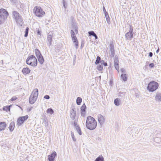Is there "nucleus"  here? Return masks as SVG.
Masks as SVG:
<instances>
[{"mask_svg": "<svg viewBox=\"0 0 161 161\" xmlns=\"http://www.w3.org/2000/svg\"><path fill=\"white\" fill-rule=\"evenodd\" d=\"M87 129L92 130L95 129L97 125V122L93 117L89 116L87 117L86 123Z\"/></svg>", "mask_w": 161, "mask_h": 161, "instance_id": "nucleus-1", "label": "nucleus"}, {"mask_svg": "<svg viewBox=\"0 0 161 161\" xmlns=\"http://www.w3.org/2000/svg\"><path fill=\"white\" fill-rule=\"evenodd\" d=\"M33 12L36 17L39 18L43 17L45 14L43 9L41 7L38 6H36L34 7Z\"/></svg>", "mask_w": 161, "mask_h": 161, "instance_id": "nucleus-2", "label": "nucleus"}, {"mask_svg": "<svg viewBox=\"0 0 161 161\" xmlns=\"http://www.w3.org/2000/svg\"><path fill=\"white\" fill-rule=\"evenodd\" d=\"M9 15L8 12L4 8L0 9V24L3 23Z\"/></svg>", "mask_w": 161, "mask_h": 161, "instance_id": "nucleus-3", "label": "nucleus"}, {"mask_svg": "<svg viewBox=\"0 0 161 161\" xmlns=\"http://www.w3.org/2000/svg\"><path fill=\"white\" fill-rule=\"evenodd\" d=\"M26 64L32 66H36L37 65V61L36 58L34 55L29 56L26 60Z\"/></svg>", "mask_w": 161, "mask_h": 161, "instance_id": "nucleus-4", "label": "nucleus"}, {"mask_svg": "<svg viewBox=\"0 0 161 161\" xmlns=\"http://www.w3.org/2000/svg\"><path fill=\"white\" fill-rule=\"evenodd\" d=\"M159 86L158 84L154 81L149 82L147 87V89L150 92H153L156 90Z\"/></svg>", "mask_w": 161, "mask_h": 161, "instance_id": "nucleus-5", "label": "nucleus"}, {"mask_svg": "<svg viewBox=\"0 0 161 161\" xmlns=\"http://www.w3.org/2000/svg\"><path fill=\"white\" fill-rule=\"evenodd\" d=\"M38 95V91L37 89H35L32 91L30 97L29 101H36Z\"/></svg>", "mask_w": 161, "mask_h": 161, "instance_id": "nucleus-6", "label": "nucleus"}, {"mask_svg": "<svg viewBox=\"0 0 161 161\" xmlns=\"http://www.w3.org/2000/svg\"><path fill=\"white\" fill-rule=\"evenodd\" d=\"M28 115H25V116L19 117L17 121V124L18 126H20L28 119Z\"/></svg>", "mask_w": 161, "mask_h": 161, "instance_id": "nucleus-7", "label": "nucleus"}, {"mask_svg": "<svg viewBox=\"0 0 161 161\" xmlns=\"http://www.w3.org/2000/svg\"><path fill=\"white\" fill-rule=\"evenodd\" d=\"M127 130L130 133H135L138 134L140 131V129L138 127L131 126L128 128Z\"/></svg>", "mask_w": 161, "mask_h": 161, "instance_id": "nucleus-8", "label": "nucleus"}, {"mask_svg": "<svg viewBox=\"0 0 161 161\" xmlns=\"http://www.w3.org/2000/svg\"><path fill=\"white\" fill-rule=\"evenodd\" d=\"M133 30L132 27L130 25V31L125 34V37L128 39L130 40L133 36Z\"/></svg>", "mask_w": 161, "mask_h": 161, "instance_id": "nucleus-9", "label": "nucleus"}, {"mask_svg": "<svg viewBox=\"0 0 161 161\" xmlns=\"http://www.w3.org/2000/svg\"><path fill=\"white\" fill-rule=\"evenodd\" d=\"M76 115V109L74 107H72L70 111V118L72 120H74L75 119Z\"/></svg>", "mask_w": 161, "mask_h": 161, "instance_id": "nucleus-10", "label": "nucleus"}, {"mask_svg": "<svg viewBox=\"0 0 161 161\" xmlns=\"http://www.w3.org/2000/svg\"><path fill=\"white\" fill-rule=\"evenodd\" d=\"M98 121L100 125H102L104 123L105 120L103 116L101 114H99L97 115Z\"/></svg>", "mask_w": 161, "mask_h": 161, "instance_id": "nucleus-11", "label": "nucleus"}, {"mask_svg": "<svg viewBox=\"0 0 161 161\" xmlns=\"http://www.w3.org/2000/svg\"><path fill=\"white\" fill-rule=\"evenodd\" d=\"M13 14L16 22H17L19 20H21V17L20 16L19 13L17 12L14 11L13 12Z\"/></svg>", "mask_w": 161, "mask_h": 161, "instance_id": "nucleus-12", "label": "nucleus"}, {"mask_svg": "<svg viewBox=\"0 0 161 161\" xmlns=\"http://www.w3.org/2000/svg\"><path fill=\"white\" fill-rule=\"evenodd\" d=\"M57 156L56 153L54 151L52 153L48 156V159L49 161H54L55 157Z\"/></svg>", "mask_w": 161, "mask_h": 161, "instance_id": "nucleus-13", "label": "nucleus"}, {"mask_svg": "<svg viewBox=\"0 0 161 161\" xmlns=\"http://www.w3.org/2000/svg\"><path fill=\"white\" fill-rule=\"evenodd\" d=\"M6 124L5 122H0V130H4L6 127Z\"/></svg>", "mask_w": 161, "mask_h": 161, "instance_id": "nucleus-14", "label": "nucleus"}, {"mask_svg": "<svg viewBox=\"0 0 161 161\" xmlns=\"http://www.w3.org/2000/svg\"><path fill=\"white\" fill-rule=\"evenodd\" d=\"M30 70L28 68H24L22 70V72L24 75L28 74L30 73Z\"/></svg>", "mask_w": 161, "mask_h": 161, "instance_id": "nucleus-15", "label": "nucleus"}, {"mask_svg": "<svg viewBox=\"0 0 161 161\" xmlns=\"http://www.w3.org/2000/svg\"><path fill=\"white\" fill-rule=\"evenodd\" d=\"M14 127V122H12L10 124L9 127H8L9 130L10 131H12L13 130Z\"/></svg>", "mask_w": 161, "mask_h": 161, "instance_id": "nucleus-16", "label": "nucleus"}, {"mask_svg": "<svg viewBox=\"0 0 161 161\" xmlns=\"http://www.w3.org/2000/svg\"><path fill=\"white\" fill-rule=\"evenodd\" d=\"M110 51L112 54L114 56V50L113 42H112L110 44Z\"/></svg>", "mask_w": 161, "mask_h": 161, "instance_id": "nucleus-17", "label": "nucleus"}, {"mask_svg": "<svg viewBox=\"0 0 161 161\" xmlns=\"http://www.w3.org/2000/svg\"><path fill=\"white\" fill-rule=\"evenodd\" d=\"M114 66L116 69L119 71V61L118 59H115L114 60Z\"/></svg>", "mask_w": 161, "mask_h": 161, "instance_id": "nucleus-18", "label": "nucleus"}, {"mask_svg": "<svg viewBox=\"0 0 161 161\" xmlns=\"http://www.w3.org/2000/svg\"><path fill=\"white\" fill-rule=\"evenodd\" d=\"M39 62L41 64H42L44 61V58L42 55L37 57Z\"/></svg>", "mask_w": 161, "mask_h": 161, "instance_id": "nucleus-19", "label": "nucleus"}, {"mask_svg": "<svg viewBox=\"0 0 161 161\" xmlns=\"http://www.w3.org/2000/svg\"><path fill=\"white\" fill-rule=\"evenodd\" d=\"M72 40L73 41V43L75 44L76 48V49H77L78 47L79 43L77 38L75 39H73Z\"/></svg>", "mask_w": 161, "mask_h": 161, "instance_id": "nucleus-20", "label": "nucleus"}, {"mask_svg": "<svg viewBox=\"0 0 161 161\" xmlns=\"http://www.w3.org/2000/svg\"><path fill=\"white\" fill-rule=\"evenodd\" d=\"M155 99L157 101H161V94L157 93L156 94Z\"/></svg>", "mask_w": 161, "mask_h": 161, "instance_id": "nucleus-21", "label": "nucleus"}, {"mask_svg": "<svg viewBox=\"0 0 161 161\" xmlns=\"http://www.w3.org/2000/svg\"><path fill=\"white\" fill-rule=\"evenodd\" d=\"M35 54H36V56L37 57H38L42 55L40 51L37 49H35Z\"/></svg>", "mask_w": 161, "mask_h": 161, "instance_id": "nucleus-22", "label": "nucleus"}, {"mask_svg": "<svg viewBox=\"0 0 161 161\" xmlns=\"http://www.w3.org/2000/svg\"><path fill=\"white\" fill-rule=\"evenodd\" d=\"M52 38V36L50 35H49L47 37V41L49 44L50 45L51 44Z\"/></svg>", "mask_w": 161, "mask_h": 161, "instance_id": "nucleus-23", "label": "nucleus"}, {"mask_svg": "<svg viewBox=\"0 0 161 161\" xmlns=\"http://www.w3.org/2000/svg\"><path fill=\"white\" fill-rule=\"evenodd\" d=\"M104 158L101 155L97 158L94 161H103Z\"/></svg>", "mask_w": 161, "mask_h": 161, "instance_id": "nucleus-24", "label": "nucleus"}, {"mask_svg": "<svg viewBox=\"0 0 161 161\" xmlns=\"http://www.w3.org/2000/svg\"><path fill=\"white\" fill-rule=\"evenodd\" d=\"M11 106V105H10L4 107L3 108V110L6 111H9L10 110V107Z\"/></svg>", "mask_w": 161, "mask_h": 161, "instance_id": "nucleus-25", "label": "nucleus"}, {"mask_svg": "<svg viewBox=\"0 0 161 161\" xmlns=\"http://www.w3.org/2000/svg\"><path fill=\"white\" fill-rule=\"evenodd\" d=\"M71 36L72 38V40L73 39L77 38V37L75 35L74 32L72 30L71 31Z\"/></svg>", "mask_w": 161, "mask_h": 161, "instance_id": "nucleus-26", "label": "nucleus"}, {"mask_svg": "<svg viewBox=\"0 0 161 161\" xmlns=\"http://www.w3.org/2000/svg\"><path fill=\"white\" fill-rule=\"evenodd\" d=\"M47 112L48 114H52L54 113V111L52 108H49L47 109Z\"/></svg>", "mask_w": 161, "mask_h": 161, "instance_id": "nucleus-27", "label": "nucleus"}, {"mask_svg": "<svg viewBox=\"0 0 161 161\" xmlns=\"http://www.w3.org/2000/svg\"><path fill=\"white\" fill-rule=\"evenodd\" d=\"M123 80L124 81H126L127 80V77L126 74H122L121 75Z\"/></svg>", "mask_w": 161, "mask_h": 161, "instance_id": "nucleus-28", "label": "nucleus"}, {"mask_svg": "<svg viewBox=\"0 0 161 161\" xmlns=\"http://www.w3.org/2000/svg\"><path fill=\"white\" fill-rule=\"evenodd\" d=\"M86 106L84 103L82 105L80 108V111H86Z\"/></svg>", "mask_w": 161, "mask_h": 161, "instance_id": "nucleus-29", "label": "nucleus"}, {"mask_svg": "<svg viewBox=\"0 0 161 161\" xmlns=\"http://www.w3.org/2000/svg\"><path fill=\"white\" fill-rule=\"evenodd\" d=\"M76 130L77 131L78 133H79V134L81 135L82 133L80 129V127L79 126H77L76 127Z\"/></svg>", "mask_w": 161, "mask_h": 161, "instance_id": "nucleus-30", "label": "nucleus"}, {"mask_svg": "<svg viewBox=\"0 0 161 161\" xmlns=\"http://www.w3.org/2000/svg\"><path fill=\"white\" fill-rule=\"evenodd\" d=\"M101 60V58L99 56H97V59L95 62V64H98Z\"/></svg>", "mask_w": 161, "mask_h": 161, "instance_id": "nucleus-31", "label": "nucleus"}, {"mask_svg": "<svg viewBox=\"0 0 161 161\" xmlns=\"http://www.w3.org/2000/svg\"><path fill=\"white\" fill-rule=\"evenodd\" d=\"M105 17L106 18V19L108 23H110V18L108 16V14L106 15Z\"/></svg>", "mask_w": 161, "mask_h": 161, "instance_id": "nucleus-32", "label": "nucleus"}, {"mask_svg": "<svg viewBox=\"0 0 161 161\" xmlns=\"http://www.w3.org/2000/svg\"><path fill=\"white\" fill-rule=\"evenodd\" d=\"M29 28L28 27H27L25 31V36L27 37L28 36V31H29Z\"/></svg>", "mask_w": 161, "mask_h": 161, "instance_id": "nucleus-33", "label": "nucleus"}, {"mask_svg": "<svg viewBox=\"0 0 161 161\" xmlns=\"http://www.w3.org/2000/svg\"><path fill=\"white\" fill-rule=\"evenodd\" d=\"M114 103L116 106H119L121 104V101H114Z\"/></svg>", "mask_w": 161, "mask_h": 161, "instance_id": "nucleus-34", "label": "nucleus"}, {"mask_svg": "<svg viewBox=\"0 0 161 161\" xmlns=\"http://www.w3.org/2000/svg\"><path fill=\"white\" fill-rule=\"evenodd\" d=\"M81 115L85 117L86 115V111H80Z\"/></svg>", "mask_w": 161, "mask_h": 161, "instance_id": "nucleus-35", "label": "nucleus"}, {"mask_svg": "<svg viewBox=\"0 0 161 161\" xmlns=\"http://www.w3.org/2000/svg\"><path fill=\"white\" fill-rule=\"evenodd\" d=\"M88 34L90 36H93L95 35V34L94 32L93 31H91L88 32Z\"/></svg>", "mask_w": 161, "mask_h": 161, "instance_id": "nucleus-36", "label": "nucleus"}, {"mask_svg": "<svg viewBox=\"0 0 161 161\" xmlns=\"http://www.w3.org/2000/svg\"><path fill=\"white\" fill-rule=\"evenodd\" d=\"M71 137L72 138V139H73V141H74V142L76 141V138H75L74 135L73 133L72 132H71Z\"/></svg>", "mask_w": 161, "mask_h": 161, "instance_id": "nucleus-37", "label": "nucleus"}, {"mask_svg": "<svg viewBox=\"0 0 161 161\" xmlns=\"http://www.w3.org/2000/svg\"><path fill=\"white\" fill-rule=\"evenodd\" d=\"M97 69L99 70H102L103 69V66L101 65H99L97 66Z\"/></svg>", "mask_w": 161, "mask_h": 161, "instance_id": "nucleus-38", "label": "nucleus"}, {"mask_svg": "<svg viewBox=\"0 0 161 161\" xmlns=\"http://www.w3.org/2000/svg\"><path fill=\"white\" fill-rule=\"evenodd\" d=\"M103 11L105 16H106V15H107V14H108L107 12H106L104 6L103 7Z\"/></svg>", "mask_w": 161, "mask_h": 161, "instance_id": "nucleus-39", "label": "nucleus"}, {"mask_svg": "<svg viewBox=\"0 0 161 161\" xmlns=\"http://www.w3.org/2000/svg\"><path fill=\"white\" fill-rule=\"evenodd\" d=\"M17 99V98L16 97H13L11 99V101H15Z\"/></svg>", "mask_w": 161, "mask_h": 161, "instance_id": "nucleus-40", "label": "nucleus"}, {"mask_svg": "<svg viewBox=\"0 0 161 161\" xmlns=\"http://www.w3.org/2000/svg\"><path fill=\"white\" fill-rule=\"evenodd\" d=\"M74 29H75V33L76 34H77L78 33V30H77V27H75L74 28Z\"/></svg>", "mask_w": 161, "mask_h": 161, "instance_id": "nucleus-41", "label": "nucleus"}, {"mask_svg": "<svg viewBox=\"0 0 161 161\" xmlns=\"http://www.w3.org/2000/svg\"><path fill=\"white\" fill-rule=\"evenodd\" d=\"M154 66V65L153 63H151L149 64V66L151 68H153Z\"/></svg>", "mask_w": 161, "mask_h": 161, "instance_id": "nucleus-42", "label": "nucleus"}, {"mask_svg": "<svg viewBox=\"0 0 161 161\" xmlns=\"http://www.w3.org/2000/svg\"><path fill=\"white\" fill-rule=\"evenodd\" d=\"M37 34H38V35H41V31L40 30H38L37 31Z\"/></svg>", "mask_w": 161, "mask_h": 161, "instance_id": "nucleus-43", "label": "nucleus"}, {"mask_svg": "<svg viewBox=\"0 0 161 161\" xmlns=\"http://www.w3.org/2000/svg\"><path fill=\"white\" fill-rule=\"evenodd\" d=\"M44 98H45V99H49V97L48 95H46L45 97H44Z\"/></svg>", "mask_w": 161, "mask_h": 161, "instance_id": "nucleus-44", "label": "nucleus"}, {"mask_svg": "<svg viewBox=\"0 0 161 161\" xmlns=\"http://www.w3.org/2000/svg\"><path fill=\"white\" fill-rule=\"evenodd\" d=\"M76 103L78 105H80L81 104V103L82 101H76Z\"/></svg>", "mask_w": 161, "mask_h": 161, "instance_id": "nucleus-45", "label": "nucleus"}, {"mask_svg": "<svg viewBox=\"0 0 161 161\" xmlns=\"http://www.w3.org/2000/svg\"><path fill=\"white\" fill-rule=\"evenodd\" d=\"M76 101H82V98L80 97H78Z\"/></svg>", "mask_w": 161, "mask_h": 161, "instance_id": "nucleus-46", "label": "nucleus"}, {"mask_svg": "<svg viewBox=\"0 0 161 161\" xmlns=\"http://www.w3.org/2000/svg\"><path fill=\"white\" fill-rule=\"evenodd\" d=\"M153 56V53L151 52H150L149 53V56L150 57H152Z\"/></svg>", "mask_w": 161, "mask_h": 161, "instance_id": "nucleus-47", "label": "nucleus"}, {"mask_svg": "<svg viewBox=\"0 0 161 161\" xmlns=\"http://www.w3.org/2000/svg\"><path fill=\"white\" fill-rule=\"evenodd\" d=\"M93 36L95 37V39H97V36L96 34H95Z\"/></svg>", "mask_w": 161, "mask_h": 161, "instance_id": "nucleus-48", "label": "nucleus"}, {"mask_svg": "<svg viewBox=\"0 0 161 161\" xmlns=\"http://www.w3.org/2000/svg\"><path fill=\"white\" fill-rule=\"evenodd\" d=\"M29 102L31 104H33L34 103V101H29Z\"/></svg>", "mask_w": 161, "mask_h": 161, "instance_id": "nucleus-49", "label": "nucleus"}, {"mask_svg": "<svg viewBox=\"0 0 161 161\" xmlns=\"http://www.w3.org/2000/svg\"><path fill=\"white\" fill-rule=\"evenodd\" d=\"M103 64L105 66H106L107 65V63H105V62L104 63H103Z\"/></svg>", "mask_w": 161, "mask_h": 161, "instance_id": "nucleus-50", "label": "nucleus"}, {"mask_svg": "<svg viewBox=\"0 0 161 161\" xmlns=\"http://www.w3.org/2000/svg\"><path fill=\"white\" fill-rule=\"evenodd\" d=\"M74 125H75V128H76V127L77 126V124L75 123V121L74 122Z\"/></svg>", "mask_w": 161, "mask_h": 161, "instance_id": "nucleus-51", "label": "nucleus"}, {"mask_svg": "<svg viewBox=\"0 0 161 161\" xmlns=\"http://www.w3.org/2000/svg\"><path fill=\"white\" fill-rule=\"evenodd\" d=\"M121 70L122 72H124V71H125V70L124 69H121Z\"/></svg>", "mask_w": 161, "mask_h": 161, "instance_id": "nucleus-52", "label": "nucleus"}, {"mask_svg": "<svg viewBox=\"0 0 161 161\" xmlns=\"http://www.w3.org/2000/svg\"><path fill=\"white\" fill-rule=\"evenodd\" d=\"M114 101H118V99H116L114 100Z\"/></svg>", "mask_w": 161, "mask_h": 161, "instance_id": "nucleus-53", "label": "nucleus"}, {"mask_svg": "<svg viewBox=\"0 0 161 161\" xmlns=\"http://www.w3.org/2000/svg\"><path fill=\"white\" fill-rule=\"evenodd\" d=\"M158 49L157 51V52H158Z\"/></svg>", "mask_w": 161, "mask_h": 161, "instance_id": "nucleus-54", "label": "nucleus"}]
</instances>
